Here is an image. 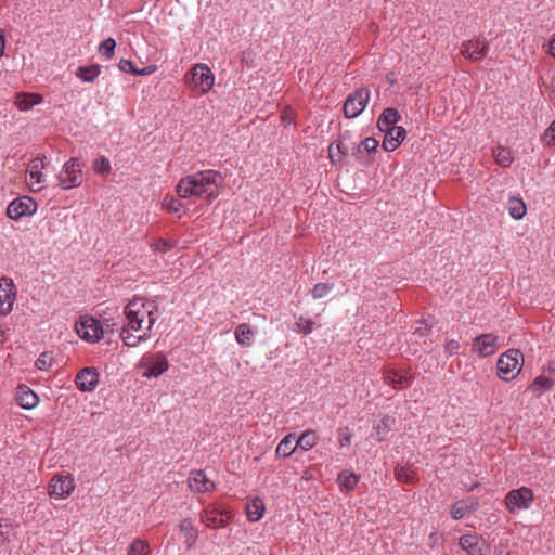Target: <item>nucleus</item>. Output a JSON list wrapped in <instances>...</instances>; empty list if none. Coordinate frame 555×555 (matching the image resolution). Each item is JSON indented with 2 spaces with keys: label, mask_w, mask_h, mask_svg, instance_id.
I'll use <instances>...</instances> for the list:
<instances>
[{
  "label": "nucleus",
  "mask_w": 555,
  "mask_h": 555,
  "mask_svg": "<svg viewBox=\"0 0 555 555\" xmlns=\"http://www.w3.org/2000/svg\"><path fill=\"white\" fill-rule=\"evenodd\" d=\"M124 315L126 322L121 327L120 338L127 347H137L151 337L159 310L154 301L134 298L125 306Z\"/></svg>",
  "instance_id": "nucleus-1"
},
{
  "label": "nucleus",
  "mask_w": 555,
  "mask_h": 555,
  "mask_svg": "<svg viewBox=\"0 0 555 555\" xmlns=\"http://www.w3.org/2000/svg\"><path fill=\"white\" fill-rule=\"evenodd\" d=\"M223 179L215 170H203L182 178L176 192L179 198L212 201L217 198L222 190Z\"/></svg>",
  "instance_id": "nucleus-2"
},
{
  "label": "nucleus",
  "mask_w": 555,
  "mask_h": 555,
  "mask_svg": "<svg viewBox=\"0 0 555 555\" xmlns=\"http://www.w3.org/2000/svg\"><path fill=\"white\" fill-rule=\"evenodd\" d=\"M75 331L79 338L89 344L100 341L106 332H113L109 325L104 326L91 315H82L75 323Z\"/></svg>",
  "instance_id": "nucleus-3"
},
{
  "label": "nucleus",
  "mask_w": 555,
  "mask_h": 555,
  "mask_svg": "<svg viewBox=\"0 0 555 555\" xmlns=\"http://www.w3.org/2000/svg\"><path fill=\"white\" fill-rule=\"evenodd\" d=\"M524 356L518 349H508L498 360V376L503 380L514 379L521 371Z\"/></svg>",
  "instance_id": "nucleus-4"
},
{
  "label": "nucleus",
  "mask_w": 555,
  "mask_h": 555,
  "mask_svg": "<svg viewBox=\"0 0 555 555\" xmlns=\"http://www.w3.org/2000/svg\"><path fill=\"white\" fill-rule=\"evenodd\" d=\"M232 512L222 504H215L205 507L201 514V521L210 528H223L232 519Z\"/></svg>",
  "instance_id": "nucleus-5"
},
{
  "label": "nucleus",
  "mask_w": 555,
  "mask_h": 555,
  "mask_svg": "<svg viewBox=\"0 0 555 555\" xmlns=\"http://www.w3.org/2000/svg\"><path fill=\"white\" fill-rule=\"evenodd\" d=\"M138 366L140 369H144L142 375L144 377H158L163 373H165L168 367V360L166 356L162 352L156 353H146L140 360Z\"/></svg>",
  "instance_id": "nucleus-6"
},
{
  "label": "nucleus",
  "mask_w": 555,
  "mask_h": 555,
  "mask_svg": "<svg viewBox=\"0 0 555 555\" xmlns=\"http://www.w3.org/2000/svg\"><path fill=\"white\" fill-rule=\"evenodd\" d=\"M534 500L533 491L528 487L511 490L505 496V506L509 513L528 509Z\"/></svg>",
  "instance_id": "nucleus-7"
},
{
  "label": "nucleus",
  "mask_w": 555,
  "mask_h": 555,
  "mask_svg": "<svg viewBox=\"0 0 555 555\" xmlns=\"http://www.w3.org/2000/svg\"><path fill=\"white\" fill-rule=\"evenodd\" d=\"M370 100V91L365 88L357 89L349 94L344 104V115L346 118L358 117L366 107Z\"/></svg>",
  "instance_id": "nucleus-8"
},
{
  "label": "nucleus",
  "mask_w": 555,
  "mask_h": 555,
  "mask_svg": "<svg viewBox=\"0 0 555 555\" xmlns=\"http://www.w3.org/2000/svg\"><path fill=\"white\" fill-rule=\"evenodd\" d=\"M489 51V42L488 40L482 37L478 36L473 39L463 41L461 44V54L473 61L478 62L485 59Z\"/></svg>",
  "instance_id": "nucleus-9"
},
{
  "label": "nucleus",
  "mask_w": 555,
  "mask_h": 555,
  "mask_svg": "<svg viewBox=\"0 0 555 555\" xmlns=\"http://www.w3.org/2000/svg\"><path fill=\"white\" fill-rule=\"evenodd\" d=\"M38 204L30 196H21L12 201L7 207V216L12 220H20L22 217L31 216L37 211Z\"/></svg>",
  "instance_id": "nucleus-10"
},
{
  "label": "nucleus",
  "mask_w": 555,
  "mask_h": 555,
  "mask_svg": "<svg viewBox=\"0 0 555 555\" xmlns=\"http://www.w3.org/2000/svg\"><path fill=\"white\" fill-rule=\"evenodd\" d=\"M191 83L201 94L207 93L214 86L215 77L210 68L203 63L196 64L190 70Z\"/></svg>",
  "instance_id": "nucleus-11"
},
{
  "label": "nucleus",
  "mask_w": 555,
  "mask_h": 555,
  "mask_svg": "<svg viewBox=\"0 0 555 555\" xmlns=\"http://www.w3.org/2000/svg\"><path fill=\"white\" fill-rule=\"evenodd\" d=\"M44 162L42 158H34L29 162L26 170V182L33 192L43 189L46 183V173L43 172Z\"/></svg>",
  "instance_id": "nucleus-12"
},
{
  "label": "nucleus",
  "mask_w": 555,
  "mask_h": 555,
  "mask_svg": "<svg viewBox=\"0 0 555 555\" xmlns=\"http://www.w3.org/2000/svg\"><path fill=\"white\" fill-rule=\"evenodd\" d=\"M499 349V337L492 333L478 335L473 339L472 350L481 358L490 357Z\"/></svg>",
  "instance_id": "nucleus-13"
},
{
  "label": "nucleus",
  "mask_w": 555,
  "mask_h": 555,
  "mask_svg": "<svg viewBox=\"0 0 555 555\" xmlns=\"http://www.w3.org/2000/svg\"><path fill=\"white\" fill-rule=\"evenodd\" d=\"M15 300V285L13 280L7 276L0 278V313L11 312Z\"/></svg>",
  "instance_id": "nucleus-14"
},
{
  "label": "nucleus",
  "mask_w": 555,
  "mask_h": 555,
  "mask_svg": "<svg viewBox=\"0 0 555 555\" xmlns=\"http://www.w3.org/2000/svg\"><path fill=\"white\" fill-rule=\"evenodd\" d=\"M99 382V374L94 367L82 369L75 378L77 388L81 391H92Z\"/></svg>",
  "instance_id": "nucleus-15"
},
{
  "label": "nucleus",
  "mask_w": 555,
  "mask_h": 555,
  "mask_svg": "<svg viewBox=\"0 0 555 555\" xmlns=\"http://www.w3.org/2000/svg\"><path fill=\"white\" fill-rule=\"evenodd\" d=\"M382 132L385 133L382 145L383 149L388 152L395 151L406 137V131L401 126L389 128Z\"/></svg>",
  "instance_id": "nucleus-16"
},
{
  "label": "nucleus",
  "mask_w": 555,
  "mask_h": 555,
  "mask_svg": "<svg viewBox=\"0 0 555 555\" xmlns=\"http://www.w3.org/2000/svg\"><path fill=\"white\" fill-rule=\"evenodd\" d=\"M460 546L467 555H483L485 540L477 534H464L459 540Z\"/></svg>",
  "instance_id": "nucleus-17"
},
{
  "label": "nucleus",
  "mask_w": 555,
  "mask_h": 555,
  "mask_svg": "<svg viewBox=\"0 0 555 555\" xmlns=\"http://www.w3.org/2000/svg\"><path fill=\"white\" fill-rule=\"evenodd\" d=\"M189 487L196 492L205 493L215 489V483L211 481L205 472L196 470L191 473L189 478Z\"/></svg>",
  "instance_id": "nucleus-18"
},
{
  "label": "nucleus",
  "mask_w": 555,
  "mask_h": 555,
  "mask_svg": "<svg viewBox=\"0 0 555 555\" xmlns=\"http://www.w3.org/2000/svg\"><path fill=\"white\" fill-rule=\"evenodd\" d=\"M50 496L55 500H63L69 494V481L65 475H56L50 482Z\"/></svg>",
  "instance_id": "nucleus-19"
},
{
  "label": "nucleus",
  "mask_w": 555,
  "mask_h": 555,
  "mask_svg": "<svg viewBox=\"0 0 555 555\" xmlns=\"http://www.w3.org/2000/svg\"><path fill=\"white\" fill-rule=\"evenodd\" d=\"M410 375L408 372L388 369L384 372V382L393 388H403L410 385Z\"/></svg>",
  "instance_id": "nucleus-20"
},
{
  "label": "nucleus",
  "mask_w": 555,
  "mask_h": 555,
  "mask_svg": "<svg viewBox=\"0 0 555 555\" xmlns=\"http://www.w3.org/2000/svg\"><path fill=\"white\" fill-rule=\"evenodd\" d=\"M179 530L184 537V543L188 548H192L198 539V530L191 518H184L179 524Z\"/></svg>",
  "instance_id": "nucleus-21"
},
{
  "label": "nucleus",
  "mask_w": 555,
  "mask_h": 555,
  "mask_svg": "<svg viewBox=\"0 0 555 555\" xmlns=\"http://www.w3.org/2000/svg\"><path fill=\"white\" fill-rule=\"evenodd\" d=\"M42 102V96L38 93H26L21 92L15 95L14 104L16 107L26 112L31 109L35 105L40 104Z\"/></svg>",
  "instance_id": "nucleus-22"
},
{
  "label": "nucleus",
  "mask_w": 555,
  "mask_h": 555,
  "mask_svg": "<svg viewBox=\"0 0 555 555\" xmlns=\"http://www.w3.org/2000/svg\"><path fill=\"white\" fill-rule=\"evenodd\" d=\"M16 401L24 409H33L38 404L39 399L28 386L22 385L16 390Z\"/></svg>",
  "instance_id": "nucleus-23"
},
{
  "label": "nucleus",
  "mask_w": 555,
  "mask_h": 555,
  "mask_svg": "<svg viewBox=\"0 0 555 555\" xmlns=\"http://www.w3.org/2000/svg\"><path fill=\"white\" fill-rule=\"evenodd\" d=\"M400 118L401 116L396 108H386L377 120V127L380 131L397 127L396 124Z\"/></svg>",
  "instance_id": "nucleus-24"
},
{
  "label": "nucleus",
  "mask_w": 555,
  "mask_h": 555,
  "mask_svg": "<svg viewBox=\"0 0 555 555\" xmlns=\"http://www.w3.org/2000/svg\"><path fill=\"white\" fill-rule=\"evenodd\" d=\"M266 505L259 498L249 500L246 504V515L249 521L255 522L263 517Z\"/></svg>",
  "instance_id": "nucleus-25"
},
{
  "label": "nucleus",
  "mask_w": 555,
  "mask_h": 555,
  "mask_svg": "<svg viewBox=\"0 0 555 555\" xmlns=\"http://www.w3.org/2000/svg\"><path fill=\"white\" fill-rule=\"evenodd\" d=\"M296 435L295 434H288L285 436L280 443L276 447L275 454L280 457H288L294 453L296 448Z\"/></svg>",
  "instance_id": "nucleus-26"
},
{
  "label": "nucleus",
  "mask_w": 555,
  "mask_h": 555,
  "mask_svg": "<svg viewBox=\"0 0 555 555\" xmlns=\"http://www.w3.org/2000/svg\"><path fill=\"white\" fill-rule=\"evenodd\" d=\"M234 335L237 344H240L243 347H249L251 345L255 331L253 330L250 324L242 323L236 326Z\"/></svg>",
  "instance_id": "nucleus-27"
},
{
  "label": "nucleus",
  "mask_w": 555,
  "mask_h": 555,
  "mask_svg": "<svg viewBox=\"0 0 555 555\" xmlns=\"http://www.w3.org/2000/svg\"><path fill=\"white\" fill-rule=\"evenodd\" d=\"M507 209L509 216L515 220H520L527 212L525 202L520 197L512 196L507 202Z\"/></svg>",
  "instance_id": "nucleus-28"
},
{
  "label": "nucleus",
  "mask_w": 555,
  "mask_h": 555,
  "mask_svg": "<svg viewBox=\"0 0 555 555\" xmlns=\"http://www.w3.org/2000/svg\"><path fill=\"white\" fill-rule=\"evenodd\" d=\"M76 77L81 79L83 82H93L101 74V66L92 64L88 66H80L76 70Z\"/></svg>",
  "instance_id": "nucleus-29"
},
{
  "label": "nucleus",
  "mask_w": 555,
  "mask_h": 555,
  "mask_svg": "<svg viewBox=\"0 0 555 555\" xmlns=\"http://www.w3.org/2000/svg\"><path fill=\"white\" fill-rule=\"evenodd\" d=\"M493 158L496 165L507 168L514 162L513 152L504 146H498L493 150Z\"/></svg>",
  "instance_id": "nucleus-30"
},
{
  "label": "nucleus",
  "mask_w": 555,
  "mask_h": 555,
  "mask_svg": "<svg viewBox=\"0 0 555 555\" xmlns=\"http://www.w3.org/2000/svg\"><path fill=\"white\" fill-rule=\"evenodd\" d=\"M318 440H319V435L317 434V431L312 430V429H308V430H305L297 438L296 446H298L304 451H309L318 443Z\"/></svg>",
  "instance_id": "nucleus-31"
},
{
  "label": "nucleus",
  "mask_w": 555,
  "mask_h": 555,
  "mask_svg": "<svg viewBox=\"0 0 555 555\" xmlns=\"http://www.w3.org/2000/svg\"><path fill=\"white\" fill-rule=\"evenodd\" d=\"M359 480L360 477L353 472L349 470H344L338 476L340 488L347 491L353 490L357 487Z\"/></svg>",
  "instance_id": "nucleus-32"
},
{
  "label": "nucleus",
  "mask_w": 555,
  "mask_h": 555,
  "mask_svg": "<svg viewBox=\"0 0 555 555\" xmlns=\"http://www.w3.org/2000/svg\"><path fill=\"white\" fill-rule=\"evenodd\" d=\"M395 477L397 480L404 483H414L417 480L416 472L408 466H397Z\"/></svg>",
  "instance_id": "nucleus-33"
},
{
  "label": "nucleus",
  "mask_w": 555,
  "mask_h": 555,
  "mask_svg": "<svg viewBox=\"0 0 555 555\" xmlns=\"http://www.w3.org/2000/svg\"><path fill=\"white\" fill-rule=\"evenodd\" d=\"M163 208L168 212L177 215L179 218L185 212V208L180 199L173 196H166L163 202Z\"/></svg>",
  "instance_id": "nucleus-34"
},
{
  "label": "nucleus",
  "mask_w": 555,
  "mask_h": 555,
  "mask_svg": "<svg viewBox=\"0 0 555 555\" xmlns=\"http://www.w3.org/2000/svg\"><path fill=\"white\" fill-rule=\"evenodd\" d=\"M151 547L147 541L140 538L134 539L127 550V555H150Z\"/></svg>",
  "instance_id": "nucleus-35"
},
{
  "label": "nucleus",
  "mask_w": 555,
  "mask_h": 555,
  "mask_svg": "<svg viewBox=\"0 0 555 555\" xmlns=\"http://www.w3.org/2000/svg\"><path fill=\"white\" fill-rule=\"evenodd\" d=\"M348 150L341 141H335L328 146V157L332 163L340 162L343 155H347Z\"/></svg>",
  "instance_id": "nucleus-36"
},
{
  "label": "nucleus",
  "mask_w": 555,
  "mask_h": 555,
  "mask_svg": "<svg viewBox=\"0 0 555 555\" xmlns=\"http://www.w3.org/2000/svg\"><path fill=\"white\" fill-rule=\"evenodd\" d=\"M116 48V41L113 38H107L99 47V53L105 59H112L114 56Z\"/></svg>",
  "instance_id": "nucleus-37"
},
{
  "label": "nucleus",
  "mask_w": 555,
  "mask_h": 555,
  "mask_svg": "<svg viewBox=\"0 0 555 555\" xmlns=\"http://www.w3.org/2000/svg\"><path fill=\"white\" fill-rule=\"evenodd\" d=\"M468 512L469 507L464 501H457L451 507V516L455 520L462 519Z\"/></svg>",
  "instance_id": "nucleus-38"
},
{
  "label": "nucleus",
  "mask_w": 555,
  "mask_h": 555,
  "mask_svg": "<svg viewBox=\"0 0 555 555\" xmlns=\"http://www.w3.org/2000/svg\"><path fill=\"white\" fill-rule=\"evenodd\" d=\"M332 288L333 286L327 283H317L312 289V297L314 299L323 298L332 291Z\"/></svg>",
  "instance_id": "nucleus-39"
},
{
  "label": "nucleus",
  "mask_w": 555,
  "mask_h": 555,
  "mask_svg": "<svg viewBox=\"0 0 555 555\" xmlns=\"http://www.w3.org/2000/svg\"><path fill=\"white\" fill-rule=\"evenodd\" d=\"M53 364V357L49 352H43L40 354V357L36 360V367L38 370H49Z\"/></svg>",
  "instance_id": "nucleus-40"
},
{
  "label": "nucleus",
  "mask_w": 555,
  "mask_h": 555,
  "mask_svg": "<svg viewBox=\"0 0 555 555\" xmlns=\"http://www.w3.org/2000/svg\"><path fill=\"white\" fill-rule=\"evenodd\" d=\"M296 327L298 332L310 334L313 330V321L304 317H299L296 322Z\"/></svg>",
  "instance_id": "nucleus-41"
},
{
  "label": "nucleus",
  "mask_w": 555,
  "mask_h": 555,
  "mask_svg": "<svg viewBox=\"0 0 555 555\" xmlns=\"http://www.w3.org/2000/svg\"><path fill=\"white\" fill-rule=\"evenodd\" d=\"M94 170L101 175H107L111 171L109 160L105 157H100L94 162Z\"/></svg>",
  "instance_id": "nucleus-42"
},
{
  "label": "nucleus",
  "mask_w": 555,
  "mask_h": 555,
  "mask_svg": "<svg viewBox=\"0 0 555 555\" xmlns=\"http://www.w3.org/2000/svg\"><path fill=\"white\" fill-rule=\"evenodd\" d=\"M542 140L547 146H555V120L545 130Z\"/></svg>",
  "instance_id": "nucleus-43"
},
{
  "label": "nucleus",
  "mask_w": 555,
  "mask_h": 555,
  "mask_svg": "<svg viewBox=\"0 0 555 555\" xmlns=\"http://www.w3.org/2000/svg\"><path fill=\"white\" fill-rule=\"evenodd\" d=\"M152 247L154 251L165 254L173 247V244L164 240H158L157 242L152 244Z\"/></svg>",
  "instance_id": "nucleus-44"
},
{
  "label": "nucleus",
  "mask_w": 555,
  "mask_h": 555,
  "mask_svg": "<svg viewBox=\"0 0 555 555\" xmlns=\"http://www.w3.org/2000/svg\"><path fill=\"white\" fill-rule=\"evenodd\" d=\"M533 387H537L539 386L541 389H544V390H548L552 388L553 386V382L551 378L548 377H545V376H538L533 384H532Z\"/></svg>",
  "instance_id": "nucleus-45"
},
{
  "label": "nucleus",
  "mask_w": 555,
  "mask_h": 555,
  "mask_svg": "<svg viewBox=\"0 0 555 555\" xmlns=\"http://www.w3.org/2000/svg\"><path fill=\"white\" fill-rule=\"evenodd\" d=\"M361 146L369 153H373L378 147V141L374 138H366L361 142Z\"/></svg>",
  "instance_id": "nucleus-46"
},
{
  "label": "nucleus",
  "mask_w": 555,
  "mask_h": 555,
  "mask_svg": "<svg viewBox=\"0 0 555 555\" xmlns=\"http://www.w3.org/2000/svg\"><path fill=\"white\" fill-rule=\"evenodd\" d=\"M118 67L121 72L131 73V74L135 75L137 68H135L133 62L130 60H126V59L120 60Z\"/></svg>",
  "instance_id": "nucleus-47"
},
{
  "label": "nucleus",
  "mask_w": 555,
  "mask_h": 555,
  "mask_svg": "<svg viewBox=\"0 0 555 555\" xmlns=\"http://www.w3.org/2000/svg\"><path fill=\"white\" fill-rule=\"evenodd\" d=\"M352 435L347 429H340L338 433V440L340 447H347L351 443Z\"/></svg>",
  "instance_id": "nucleus-48"
},
{
  "label": "nucleus",
  "mask_w": 555,
  "mask_h": 555,
  "mask_svg": "<svg viewBox=\"0 0 555 555\" xmlns=\"http://www.w3.org/2000/svg\"><path fill=\"white\" fill-rule=\"evenodd\" d=\"M460 349V343L455 339L448 340L444 345V350L450 356L455 354Z\"/></svg>",
  "instance_id": "nucleus-49"
},
{
  "label": "nucleus",
  "mask_w": 555,
  "mask_h": 555,
  "mask_svg": "<svg viewBox=\"0 0 555 555\" xmlns=\"http://www.w3.org/2000/svg\"><path fill=\"white\" fill-rule=\"evenodd\" d=\"M74 167H75V164L72 160V189L80 185L82 182L81 173L77 175Z\"/></svg>",
  "instance_id": "nucleus-50"
},
{
  "label": "nucleus",
  "mask_w": 555,
  "mask_h": 555,
  "mask_svg": "<svg viewBox=\"0 0 555 555\" xmlns=\"http://www.w3.org/2000/svg\"><path fill=\"white\" fill-rule=\"evenodd\" d=\"M548 54L555 59V33L552 35L550 42H548Z\"/></svg>",
  "instance_id": "nucleus-51"
},
{
  "label": "nucleus",
  "mask_w": 555,
  "mask_h": 555,
  "mask_svg": "<svg viewBox=\"0 0 555 555\" xmlns=\"http://www.w3.org/2000/svg\"><path fill=\"white\" fill-rule=\"evenodd\" d=\"M155 69H156L155 66H147L143 69H137L135 75H140V76L151 75L152 73L155 72Z\"/></svg>",
  "instance_id": "nucleus-52"
},
{
  "label": "nucleus",
  "mask_w": 555,
  "mask_h": 555,
  "mask_svg": "<svg viewBox=\"0 0 555 555\" xmlns=\"http://www.w3.org/2000/svg\"><path fill=\"white\" fill-rule=\"evenodd\" d=\"M4 48H5V36H4L3 31L0 29V57L3 54Z\"/></svg>",
  "instance_id": "nucleus-53"
},
{
  "label": "nucleus",
  "mask_w": 555,
  "mask_h": 555,
  "mask_svg": "<svg viewBox=\"0 0 555 555\" xmlns=\"http://www.w3.org/2000/svg\"><path fill=\"white\" fill-rule=\"evenodd\" d=\"M282 122H283L284 125H288V124H291V118L287 116V114H286V113H284V114L282 115Z\"/></svg>",
  "instance_id": "nucleus-54"
},
{
  "label": "nucleus",
  "mask_w": 555,
  "mask_h": 555,
  "mask_svg": "<svg viewBox=\"0 0 555 555\" xmlns=\"http://www.w3.org/2000/svg\"><path fill=\"white\" fill-rule=\"evenodd\" d=\"M63 169H64V173H69V163L66 162L63 166Z\"/></svg>",
  "instance_id": "nucleus-55"
}]
</instances>
